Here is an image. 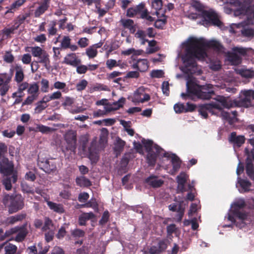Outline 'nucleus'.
<instances>
[{"instance_id": "obj_1", "label": "nucleus", "mask_w": 254, "mask_h": 254, "mask_svg": "<svg viewBox=\"0 0 254 254\" xmlns=\"http://www.w3.org/2000/svg\"><path fill=\"white\" fill-rule=\"evenodd\" d=\"M205 48H211L217 52H220L223 47L216 40L207 41L203 38L190 39L186 46L185 53L182 57V60L185 64L182 69L183 72L190 75L197 72L196 59L203 61L207 57Z\"/></svg>"}, {"instance_id": "obj_2", "label": "nucleus", "mask_w": 254, "mask_h": 254, "mask_svg": "<svg viewBox=\"0 0 254 254\" xmlns=\"http://www.w3.org/2000/svg\"><path fill=\"white\" fill-rule=\"evenodd\" d=\"M187 93L181 94L184 99L192 95L200 99L209 100L215 95L214 87L211 84L200 85L190 80L187 82Z\"/></svg>"}, {"instance_id": "obj_3", "label": "nucleus", "mask_w": 254, "mask_h": 254, "mask_svg": "<svg viewBox=\"0 0 254 254\" xmlns=\"http://www.w3.org/2000/svg\"><path fill=\"white\" fill-rule=\"evenodd\" d=\"M201 16L203 19V24L204 25H213L220 28L223 25L218 14L212 9L203 10L201 12Z\"/></svg>"}, {"instance_id": "obj_4", "label": "nucleus", "mask_w": 254, "mask_h": 254, "mask_svg": "<svg viewBox=\"0 0 254 254\" xmlns=\"http://www.w3.org/2000/svg\"><path fill=\"white\" fill-rule=\"evenodd\" d=\"M7 201L8 211L9 214L15 213L24 207V200L21 195L10 196Z\"/></svg>"}, {"instance_id": "obj_5", "label": "nucleus", "mask_w": 254, "mask_h": 254, "mask_svg": "<svg viewBox=\"0 0 254 254\" xmlns=\"http://www.w3.org/2000/svg\"><path fill=\"white\" fill-rule=\"evenodd\" d=\"M38 166L41 170L48 174L54 173L57 169V163L55 159H40L38 158Z\"/></svg>"}, {"instance_id": "obj_6", "label": "nucleus", "mask_w": 254, "mask_h": 254, "mask_svg": "<svg viewBox=\"0 0 254 254\" xmlns=\"http://www.w3.org/2000/svg\"><path fill=\"white\" fill-rule=\"evenodd\" d=\"M233 213L235 217L238 219V222L236 223V226L240 228L245 227L252 221L250 215L246 211H241L240 210L234 208Z\"/></svg>"}, {"instance_id": "obj_7", "label": "nucleus", "mask_w": 254, "mask_h": 254, "mask_svg": "<svg viewBox=\"0 0 254 254\" xmlns=\"http://www.w3.org/2000/svg\"><path fill=\"white\" fill-rule=\"evenodd\" d=\"M65 140L66 142V145L64 148L62 147V151L64 153H67L70 151V154L72 153L74 154L76 152V135L73 132H69L65 134Z\"/></svg>"}, {"instance_id": "obj_8", "label": "nucleus", "mask_w": 254, "mask_h": 254, "mask_svg": "<svg viewBox=\"0 0 254 254\" xmlns=\"http://www.w3.org/2000/svg\"><path fill=\"white\" fill-rule=\"evenodd\" d=\"M27 93L29 95L23 102L22 106L31 105L37 99L39 95V86L38 83L34 82L30 84L28 88Z\"/></svg>"}, {"instance_id": "obj_9", "label": "nucleus", "mask_w": 254, "mask_h": 254, "mask_svg": "<svg viewBox=\"0 0 254 254\" xmlns=\"http://www.w3.org/2000/svg\"><path fill=\"white\" fill-rule=\"evenodd\" d=\"M230 3L238 7L236 12L239 14L249 15L253 11L250 3L246 2L245 0H231Z\"/></svg>"}, {"instance_id": "obj_10", "label": "nucleus", "mask_w": 254, "mask_h": 254, "mask_svg": "<svg viewBox=\"0 0 254 254\" xmlns=\"http://www.w3.org/2000/svg\"><path fill=\"white\" fill-rule=\"evenodd\" d=\"M14 172V165L7 158H3L0 162V173L8 176Z\"/></svg>"}, {"instance_id": "obj_11", "label": "nucleus", "mask_w": 254, "mask_h": 254, "mask_svg": "<svg viewBox=\"0 0 254 254\" xmlns=\"http://www.w3.org/2000/svg\"><path fill=\"white\" fill-rule=\"evenodd\" d=\"M154 148L155 151L151 150L150 151H147V154L146 157V160L149 166H154L157 156L160 154L162 151H164V150L161 148L159 145L155 144L154 145Z\"/></svg>"}, {"instance_id": "obj_12", "label": "nucleus", "mask_w": 254, "mask_h": 254, "mask_svg": "<svg viewBox=\"0 0 254 254\" xmlns=\"http://www.w3.org/2000/svg\"><path fill=\"white\" fill-rule=\"evenodd\" d=\"M125 101L126 99L124 97H122L117 102L114 103V107H109L106 110H98L94 112L93 116L94 117H99L105 115L107 111L110 112L113 110H117L123 107Z\"/></svg>"}, {"instance_id": "obj_13", "label": "nucleus", "mask_w": 254, "mask_h": 254, "mask_svg": "<svg viewBox=\"0 0 254 254\" xmlns=\"http://www.w3.org/2000/svg\"><path fill=\"white\" fill-rule=\"evenodd\" d=\"M245 137L243 135H237L235 131H233L228 136L229 143L233 144V146L240 147L245 142Z\"/></svg>"}, {"instance_id": "obj_14", "label": "nucleus", "mask_w": 254, "mask_h": 254, "mask_svg": "<svg viewBox=\"0 0 254 254\" xmlns=\"http://www.w3.org/2000/svg\"><path fill=\"white\" fill-rule=\"evenodd\" d=\"M213 109H221V108L220 105L217 103L206 104L200 106L198 111L204 119H207L208 117L207 111L212 112Z\"/></svg>"}, {"instance_id": "obj_15", "label": "nucleus", "mask_w": 254, "mask_h": 254, "mask_svg": "<svg viewBox=\"0 0 254 254\" xmlns=\"http://www.w3.org/2000/svg\"><path fill=\"white\" fill-rule=\"evenodd\" d=\"M167 248L166 240H160L156 245H153L149 249L150 254H160L164 252Z\"/></svg>"}, {"instance_id": "obj_16", "label": "nucleus", "mask_w": 254, "mask_h": 254, "mask_svg": "<svg viewBox=\"0 0 254 254\" xmlns=\"http://www.w3.org/2000/svg\"><path fill=\"white\" fill-rule=\"evenodd\" d=\"M247 91H242V95L244 97H242L238 100H235V106L244 107L248 108L252 106V99L250 95L247 96Z\"/></svg>"}, {"instance_id": "obj_17", "label": "nucleus", "mask_w": 254, "mask_h": 254, "mask_svg": "<svg viewBox=\"0 0 254 254\" xmlns=\"http://www.w3.org/2000/svg\"><path fill=\"white\" fill-rule=\"evenodd\" d=\"M145 9V4L141 2L134 7L128 8L127 11V16L129 17H133L137 14L141 15Z\"/></svg>"}, {"instance_id": "obj_18", "label": "nucleus", "mask_w": 254, "mask_h": 254, "mask_svg": "<svg viewBox=\"0 0 254 254\" xmlns=\"http://www.w3.org/2000/svg\"><path fill=\"white\" fill-rule=\"evenodd\" d=\"M238 115V112L237 111H232L231 112H228L224 111H222L221 112L220 116L223 120L228 121V123L230 125H232L234 123L237 121L236 117Z\"/></svg>"}, {"instance_id": "obj_19", "label": "nucleus", "mask_w": 254, "mask_h": 254, "mask_svg": "<svg viewBox=\"0 0 254 254\" xmlns=\"http://www.w3.org/2000/svg\"><path fill=\"white\" fill-rule=\"evenodd\" d=\"M131 65V67L141 72H145L149 67L148 62L146 59H138Z\"/></svg>"}, {"instance_id": "obj_20", "label": "nucleus", "mask_w": 254, "mask_h": 254, "mask_svg": "<svg viewBox=\"0 0 254 254\" xmlns=\"http://www.w3.org/2000/svg\"><path fill=\"white\" fill-rule=\"evenodd\" d=\"M177 181L178 183V191L180 192H184L187 191V189L185 188V184L187 181V174L184 172L181 173L177 177Z\"/></svg>"}, {"instance_id": "obj_21", "label": "nucleus", "mask_w": 254, "mask_h": 254, "mask_svg": "<svg viewBox=\"0 0 254 254\" xmlns=\"http://www.w3.org/2000/svg\"><path fill=\"white\" fill-rule=\"evenodd\" d=\"M51 0H43L40 5L36 8L34 12V16L39 17L43 14L50 7V1Z\"/></svg>"}, {"instance_id": "obj_22", "label": "nucleus", "mask_w": 254, "mask_h": 254, "mask_svg": "<svg viewBox=\"0 0 254 254\" xmlns=\"http://www.w3.org/2000/svg\"><path fill=\"white\" fill-rule=\"evenodd\" d=\"M81 63L74 53L67 54L64 58L63 63L76 67Z\"/></svg>"}, {"instance_id": "obj_23", "label": "nucleus", "mask_w": 254, "mask_h": 254, "mask_svg": "<svg viewBox=\"0 0 254 254\" xmlns=\"http://www.w3.org/2000/svg\"><path fill=\"white\" fill-rule=\"evenodd\" d=\"M145 182L154 188L160 187L164 183L161 179H158L156 176L151 175L145 179Z\"/></svg>"}, {"instance_id": "obj_24", "label": "nucleus", "mask_w": 254, "mask_h": 254, "mask_svg": "<svg viewBox=\"0 0 254 254\" xmlns=\"http://www.w3.org/2000/svg\"><path fill=\"white\" fill-rule=\"evenodd\" d=\"M237 183L240 185L242 190H239L241 193L247 192L250 191V188L252 186V183L249 181L242 179L240 177L237 178Z\"/></svg>"}, {"instance_id": "obj_25", "label": "nucleus", "mask_w": 254, "mask_h": 254, "mask_svg": "<svg viewBox=\"0 0 254 254\" xmlns=\"http://www.w3.org/2000/svg\"><path fill=\"white\" fill-rule=\"evenodd\" d=\"M120 22L124 28L128 29L130 33H134L135 32L136 28L133 20L122 18L120 20Z\"/></svg>"}, {"instance_id": "obj_26", "label": "nucleus", "mask_w": 254, "mask_h": 254, "mask_svg": "<svg viewBox=\"0 0 254 254\" xmlns=\"http://www.w3.org/2000/svg\"><path fill=\"white\" fill-rule=\"evenodd\" d=\"M134 99L138 102L143 103L150 100V97L148 94L143 93L140 89H137L134 93Z\"/></svg>"}, {"instance_id": "obj_27", "label": "nucleus", "mask_w": 254, "mask_h": 254, "mask_svg": "<svg viewBox=\"0 0 254 254\" xmlns=\"http://www.w3.org/2000/svg\"><path fill=\"white\" fill-rule=\"evenodd\" d=\"M28 233L26 224H24L23 225V228L18 233H17V235L13 240L17 242H21L24 240L28 234Z\"/></svg>"}, {"instance_id": "obj_28", "label": "nucleus", "mask_w": 254, "mask_h": 254, "mask_svg": "<svg viewBox=\"0 0 254 254\" xmlns=\"http://www.w3.org/2000/svg\"><path fill=\"white\" fill-rule=\"evenodd\" d=\"M246 171L247 175L253 181H254V167L252 160L247 158L246 160Z\"/></svg>"}, {"instance_id": "obj_29", "label": "nucleus", "mask_w": 254, "mask_h": 254, "mask_svg": "<svg viewBox=\"0 0 254 254\" xmlns=\"http://www.w3.org/2000/svg\"><path fill=\"white\" fill-rule=\"evenodd\" d=\"M77 186L80 187H88L92 185L91 181L83 176L77 177L75 179Z\"/></svg>"}, {"instance_id": "obj_30", "label": "nucleus", "mask_w": 254, "mask_h": 254, "mask_svg": "<svg viewBox=\"0 0 254 254\" xmlns=\"http://www.w3.org/2000/svg\"><path fill=\"white\" fill-rule=\"evenodd\" d=\"M38 58L39 60L38 62L39 63L42 64L46 68L49 69L50 66V61L48 53L45 51L42 55Z\"/></svg>"}, {"instance_id": "obj_31", "label": "nucleus", "mask_w": 254, "mask_h": 254, "mask_svg": "<svg viewBox=\"0 0 254 254\" xmlns=\"http://www.w3.org/2000/svg\"><path fill=\"white\" fill-rule=\"evenodd\" d=\"M47 204L51 210L57 213H63L64 212L63 205L61 204H58L52 201L48 202Z\"/></svg>"}, {"instance_id": "obj_32", "label": "nucleus", "mask_w": 254, "mask_h": 254, "mask_svg": "<svg viewBox=\"0 0 254 254\" xmlns=\"http://www.w3.org/2000/svg\"><path fill=\"white\" fill-rule=\"evenodd\" d=\"M15 69L16 70L15 80L17 83H20L23 81L24 77L22 68L21 65H16Z\"/></svg>"}, {"instance_id": "obj_33", "label": "nucleus", "mask_w": 254, "mask_h": 254, "mask_svg": "<svg viewBox=\"0 0 254 254\" xmlns=\"http://www.w3.org/2000/svg\"><path fill=\"white\" fill-rule=\"evenodd\" d=\"M26 2V0H17L12 3L9 7H7L8 10L5 12L7 13H13L16 9H18Z\"/></svg>"}, {"instance_id": "obj_34", "label": "nucleus", "mask_w": 254, "mask_h": 254, "mask_svg": "<svg viewBox=\"0 0 254 254\" xmlns=\"http://www.w3.org/2000/svg\"><path fill=\"white\" fill-rule=\"evenodd\" d=\"M228 60L233 64H238L241 63V58L235 52L229 53L227 56Z\"/></svg>"}, {"instance_id": "obj_35", "label": "nucleus", "mask_w": 254, "mask_h": 254, "mask_svg": "<svg viewBox=\"0 0 254 254\" xmlns=\"http://www.w3.org/2000/svg\"><path fill=\"white\" fill-rule=\"evenodd\" d=\"M171 163L174 171H178L181 167V161L175 154L171 155Z\"/></svg>"}, {"instance_id": "obj_36", "label": "nucleus", "mask_w": 254, "mask_h": 254, "mask_svg": "<svg viewBox=\"0 0 254 254\" xmlns=\"http://www.w3.org/2000/svg\"><path fill=\"white\" fill-rule=\"evenodd\" d=\"M26 213H20L8 218V221L10 224H14L16 222L21 221L26 218Z\"/></svg>"}, {"instance_id": "obj_37", "label": "nucleus", "mask_w": 254, "mask_h": 254, "mask_svg": "<svg viewBox=\"0 0 254 254\" xmlns=\"http://www.w3.org/2000/svg\"><path fill=\"white\" fill-rule=\"evenodd\" d=\"M239 73L243 77L247 78L254 77V70L252 68L241 69L239 71Z\"/></svg>"}, {"instance_id": "obj_38", "label": "nucleus", "mask_w": 254, "mask_h": 254, "mask_svg": "<svg viewBox=\"0 0 254 254\" xmlns=\"http://www.w3.org/2000/svg\"><path fill=\"white\" fill-rule=\"evenodd\" d=\"M241 35L248 39H251L254 36V30L252 28H243L241 30Z\"/></svg>"}, {"instance_id": "obj_39", "label": "nucleus", "mask_w": 254, "mask_h": 254, "mask_svg": "<svg viewBox=\"0 0 254 254\" xmlns=\"http://www.w3.org/2000/svg\"><path fill=\"white\" fill-rule=\"evenodd\" d=\"M17 247L12 244L7 243L4 246L5 254H15L17 251Z\"/></svg>"}, {"instance_id": "obj_40", "label": "nucleus", "mask_w": 254, "mask_h": 254, "mask_svg": "<svg viewBox=\"0 0 254 254\" xmlns=\"http://www.w3.org/2000/svg\"><path fill=\"white\" fill-rule=\"evenodd\" d=\"M220 103H221V105L225 108L230 109L231 108L235 106L234 101L232 102L230 100H228L226 98L224 97H222L219 100Z\"/></svg>"}, {"instance_id": "obj_41", "label": "nucleus", "mask_w": 254, "mask_h": 254, "mask_svg": "<svg viewBox=\"0 0 254 254\" xmlns=\"http://www.w3.org/2000/svg\"><path fill=\"white\" fill-rule=\"evenodd\" d=\"M29 48L31 49V52L32 55L34 57H39L42 55L45 52L41 47L39 46L31 47Z\"/></svg>"}, {"instance_id": "obj_42", "label": "nucleus", "mask_w": 254, "mask_h": 254, "mask_svg": "<svg viewBox=\"0 0 254 254\" xmlns=\"http://www.w3.org/2000/svg\"><path fill=\"white\" fill-rule=\"evenodd\" d=\"M142 144L144 145L146 151H150L154 150L153 142L151 140H146L143 138L141 140Z\"/></svg>"}, {"instance_id": "obj_43", "label": "nucleus", "mask_w": 254, "mask_h": 254, "mask_svg": "<svg viewBox=\"0 0 254 254\" xmlns=\"http://www.w3.org/2000/svg\"><path fill=\"white\" fill-rule=\"evenodd\" d=\"M54 87L55 89L59 90H62L63 92H67L68 89L66 87V84L64 82H61V81H56L54 84Z\"/></svg>"}, {"instance_id": "obj_44", "label": "nucleus", "mask_w": 254, "mask_h": 254, "mask_svg": "<svg viewBox=\"0 0 254 254\" xmlns=\"http://www.w3.org/2000/svg\"><path fill=\"white\" fill-rule=\"evenodd\" d=\"M148 45L150 47L147 50V53L149 54L154 53L159 50V48L157 47H156L157 42L154 40L148 41Z\"/></svg>"}, {"instance_id": "obj_45", "label": "nucleus", "mask_w": 254, "mask_h": 254, "mask_svg": "<svg viewBox=\"0 0 254 254\" xmlns=\"http://www.w3.org/2000/svg\"><path fill=\"white\" fill-rule=\"evenodd\" d=\"M167 23V18L166 16L164 15L162 19H158L154 23V26L158 29H163Z\"/></svg>"}, {"instance_id": "obj_46", "label": "nucleus", "mask_w": 254, "mask_h": 254, "mask_svg": "<svg viewBox=\"0 0 254 254\" xmlns=\"http://www.w3.org/2000/svg\"><path fill=\"white\" fill-rule=\"evenodd\" d=\"M71 39L69 36H64L61 43V47L64 49H68L70 47Z\"/></svg>"}, {"instance_id": "obj_47", "label": "nucleus", "mask_w": 254, "mask_h": 254, "mask_svg": "<svg viewBox=\"0 0 254 254\" xmlns=\"http://www.w3.org/2000/svg\"><path fill=\"white\" fill-rule=\"evenodd\" d=\"M57 22L52 21L50 24V27L48 29L49 36L55 35L57 32V29L56 28Z\"/></svg>"}, {"instance_id": "obj_48", "label": "nucleus", "mask_w": 254, "mask_h": 254, "mask_svg": "<svg viewBox=\"0 0 254 254\" xmlns=\"http://www.w3.org/2000/svg\"><path fill=\"white\" fill-rule=\"evenodd\" d=\"M174 109L176 113H185V105L183 103H177L174 105Z\"/></svg>"}, {"instance_id": "obj_49", "label": "nucleus", "mask_w": 254, "mask_h": 254, "mask_svg": "<svg viewBox=\"0 0 254 254\" xmlns=\"http://www.w3.org/2000/svg\"><path fill=\"white\" fill-rule=\"evenodd\" d=\"M74 102V99L72 97L65 96L64 98V101L62 103V105L65 108L68 106H71Z\"/></svg>"}, {"instance_id": "obj_50", "label": "nucleus", "mask_w": 254, "mask_h": 254, "mask_svg": "<svg viewBox=\"0 0 254 254\" xmlns=\"http://www.w3.org/2000/svg\"><path fill=\"white\" fill-rule=\"evenodd\" d=\"M53 225L52 220L49 217H46L45 218L44 225L42 228L43 231H46L50 229V227Z\"/></svg>"}, {"instance_id": "obj_51", "label": "nucleus", "mask_w": 254, "mask_h": 254, "mask_svg": "<svg viewBox=\"0 0 254 254\" xmlns=\"http://www.w3.org/2000/svg\"><path fill=\"white\" fill-rule=\"evenodd\" d=\"M110 217L109 212L108 210L105 211L102 216L101 219L100 220L99 223L101 225H104L109 221Z\"/></svg>"}, {"instance_id": "obj_52", "label": "nucleus", "mask_w": 254, "mask_h": 254, "mask_svg": "<svg viewBox=\"0 0 254 254\" xmlns=\"http://www.w3.org/2000/svg\"><path fill=\"white\" fill-rule=\"evenodd\" d=\"M36 130L42 133H48L52 130V128L43 125H39L36 127Z\"/></svg>"}, {"instance_id": "obj_53", "label": "nucleus", "mask_w": 254, "mask_h": 254, "mask_svg": "<svg viewBox=\"0 0 254 254\" xmlns=\"http://www.w3.org/2000/svg\"><path fill=\"white\" fill-rule=\"evenodd\" d=\"M185 210L182 208L181 204H180L177 210V214L176 215L177 221L181 222L183 219L184 214Z\"/></svg>"}, {"instance_id": "obj_54", "label": "nucleus", "mask_w": 254, "mask_h": 254, "mask_svg": "<svg viewBox=\"0 0 254 254\" xmlns=\"http://www.w3.org/2000/svg\"><path fill=\"white\" fill-rule=\"evenodd\" d=\"M41 91L43 92L46 93L49 91V82L47 79L43 78L41 81Z\"/></svg>"}, {"instance_id": "obj_55", "label": "nucleus", "mask_w": 254, "mask_h": 254, "mask_svg": "<svg viewBox=\"0 0 254 254\" xmlns=\"http://www.w3.org/2000/svg\"><path fill=\"white\" fill-rule=\"evenodd\" d=\"M98 204L95 199H91L90 201L85 204H81V207H91L95 208L97 207Z\"/></svg>"}, {"instance_id": "obj_56", "label": "nucleus", "mask_w": 254, "mask_h": 254, "mask_svg": "<svg viewBox=\"0 0 254 254\" xmlns=\"http://www.w3.org/2000/svg\"><path fill=\"white\" fill-rule=\"evenodd\" d=\"M71 235L75 238L83 237L85 236V232L79 229H75L71 232Z\"/></svg>"}, {"instance_id": "obj_57", "label": "nucleus", "mask_w": 254, "mask_h": 254, "mask_svg": "<svg viewBox=\"0 0 254 254\" xmlns=\"http://www.w3.org/2000/svg\"><path fill=\"white\" fill-rule=\"evenodd\" d=\"M19 84L18 85V92L19 94L23 93V91L26 89L28 90L29 86V84L27 82H23L19 83Z\"/></svg>"}, {"instance_id": "obj_58", "label": "nucleus", "mask_w": 254, "mask_h": 254, "mask_svg": "<svg viewBox=\"0 0 254 254\" xmlns=\"http://www.w3.org/2000/svg\"><path fill=\"white\" fill-rule=\"evenodd\" d=\"M14 60V57L10 51H6L3 57V60L7 63H12Z\"/></svg>"}, {"instance_id": "obj_59", "label": "nucleus", "mask_w": 254, "mask_h": 254, "mask_svg": "<svg viewBox=\"0 0 254 254\" xmlns=\"http://www.w3.org/2000/svg\"><path fill=\"white\" fill-rule=\"evenodd\" d=\"M125 142L121 139L119 140L115 144L114 150L116 152H121L124 147Z\"/></svg>"}, {"instance_id": "obj_60", "label": "nucleus", "mask_w": 254, "mask_h": 254, "mask_svg": "<svg viewBox=\"0 0 254 254\" xmlns=\"http://www.w3.org/2000/svg\"><path fill=\"white\" fill-rule=\"evenodd\" d=\"M21 61L23 64H29L31 63L32 57L30 54H25L22 55Z\"/></svg>"}, {"instance_id": "obj_61", "label": "nucleus", "mask_w": 254, "mask_h": 254, "mask_svg": "<svg viewBox=\"0 0 254 254\" xmlns=\"http://www.w3.org/2000/svg\"><path fill=\"white\" fill-rule=\"evenodd\" d=\"M89 197V195L87 192H81L78 195V200L80 202L85 203L88 199Z\"/></svg>"}, {"instance_id": "obj_62", "label": "nucleus", "mask_w": 254, "mask_h": 254, "mask_svg": "<svg viewBox=\"0 0 254 254\" xmlns=\"http://www.w3.org/2000/svg\"><path fill=\"white\" fill-rule=\"evenodd\" d=\"M106 66L110 70H112L113 67L118 66L117 61L113 59H109L106 61Z\"/></svg>"}, {"instance_id": "obj_63", "label": "nucleus", "mask_w": 254, "mask_h": 254, "mask_svg": "<svg viewBox=\"0 0 254 254\" xmlns=\"http://www.w3.org/2000/svg\"><path fill=\"white\" fill-rule=\"evenodd\" d=\"M77 44L80 48H85L89 44V40L86 37L81 38L77 42Z\"/></svg>"}, {"instance_id": "obj_64", "label": "nucleus", "mask_w": 254, "mask_h": 254, "mask_svg": "<svg viewBox=\"0 0 254 254\" xmlns=\"http://www.w3.org/2000/svg\"><path fill=\"white\" fill-rule=\"evenodd\" d=\"M130 155L128 153L125 154L122 157L121 163V165L124 167H126L130 160Z\"/></svg>"}]
</instances>
